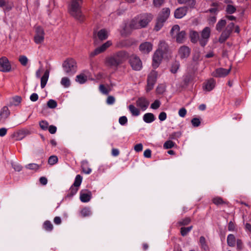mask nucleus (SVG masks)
<instances>
[{"mask_svg": "<svg viewBox=\"0 0 251 251\" xmlns=\"http://www.w3.org/2000/svg\"><path fill=\"white\" fill-rule=\"evenodd\" d=\"M129 27L131 29H136L141 28V25L137 17L133 19L130 22Z\"/></svg>", "mask_w": 251, "mask_h": 251, "instance_id": "4be33fe9", "label": "nucleus"}, {"mask_svg": "<svg viewBox=\"0 0 251 251\" xmlns=\"http://www.w3.org/2000/svg\"><path fill=\"white\" fill-rule=\"evenodd\" d=\"M39 126L42 129L46 130L48 128L49 123L47 121L43 120L40 122Z\"/></svg>", "mask_w": 251, "mask_h": 251, "instance_id": "de8ad7c7", "label": "nucleus"}, {"mask_svg": "<svg viewBox=\"0 0 251 251\" xmlns=\"http://www.w3.org/2000/svg\"><path fill=\"white\" fill-rule=\"evenodd\" d=\"M186 109L184 107L180 108L178 111L179 116L181 117H184L186 114Z\"/></svg>", "mask_w": 251, "mask_h": 251, "instance_id": "bf43d9fd", "label": "nucleus"}, {"mask_svg": "<svg viewBox=\"0 0 251 251\" xmlns=\"http://www.w3.org/2000/svg\"><path fill=\"white\" fill-rule=\"evenodd\" d=\"M45 32L41 26H37L35 28V35L34 37V42L36 44L42 43L44 40Z\"/></svg>", "mask_w": 251, "mask_h": 251, "instance_id": "1a4fd4ad", "label": "nucleus"}, {"mask_svg": "<svg viewBox=\"0 0 251 251\" xmlns=\"http://www.w3.org/2000/svg\"><path fill=\"white\" fill-rule=\"evenodd\" d=\"M163 55H164L160 52L159 50L155 51L152 57V65L153 68L156 69L159 66L162 61Z\"/></svg>", "mask_w": 251, "mask_h": 251, "instance_id": "9b49d317", "label": "nucleus"}, {"mask_svg": "<svg viewBox=\"0 0 251 251\" xmlns=\"http://www.w3.org/2000/svg\"><path fill=\"white\" fill-rule=\"evenodd\" d=\"M38 95L36 93H33L30 96V100L32 101H36L38 99Z\"/></svg>", "mask_w": 251, "mask_h": 251, "instance_id": "774afa93", "label": "nucleus"}, {"mask_svg": "<svg viewBox=\"0 0 251 251\" xmlns=\"http://www.w3.org/2000/svg\"><path fill=\"white\" fill-rule=\"evenodd\" d=\"M231 65L230 66V67L228 69H226L223 68H220L217 69L215 72L213 73V75L215 77H225L227 75L231 70Z\"/></svg>", "mask_w": 251, "mask_h": 251, "instance_id": "ddd939ff", "label": "nucleus"}, {"mask_svg": "<svg viewBox=\"0 0 251 251\" xmlns=\"http://www.w3.org/2000/svg\"><path fill=\"white\" fill-rule=\"evenodd\" d=\"M191 222V219L190 218L186 217L182 220L179 221L178 224L179 226H187Z\"/></svg>", "mask_w": 251, "mask_h": 251, "instance_id": "09e8293b", "label": "nucleus"}, {"mask_svg": "<svg viewBox=\"0 0 251 251\" xmlns=\"http://www.w3.org/2000/svg\"><path fill=\"white\" fill-rule=\"evenodd\" d=\"M136 105L143 110H146L149 105V101L145 97H140L136 100Z\"/></svg>", "mask_w": 251, "mask_h": 251, "instance_id": "a211bd4d", "label": "nucleus"}, {"mask_svg": "<svg viewBox=\"0 0 251 251\" xmlns=\"http://www.w3.org/2000/svg\"><path fill=\"white\" fill-rule=\"evenodd\" d=\"M187 11L188 6L179 7L177 8L175 11V17L177 19H180L186 14Z\"/></svg>", "mask_w": 251, "mask_h": 251, "instance_id": "dca6fc26", "label": "nucleus"}, {"mask_svg": "<svg viewBox=\"0 0 251 251\" xmlns=\"http://www.w3.org/2000/svg\"><path fill=\"white\" fill-rule=\"evenodd\" d=\"M226 21L225 20L222 19L220 20L216 25V30L218 31H221L222 28L226 25Z\"/></svg>", "mask_w": 251, "mask_h": 251, "instance_id": "f704fd0d", "label": "nucleus"}, {"mask_svg": "<svg viewBox=\"0 0 251 251\" xmlns=\"http://www.w3.org/2000/svg\"><path fill=\"white\" fill-rule=\"evenodd\" d=\"M157 77V73L155 71H152L148 76L147 85L146 91L147 92L152 90L156 83Z\"/></svg>", "mask_w": 251, "mask_h": 251, "instance_id": "0eeeda50", "label": "nucleus"}, {"mask_svg": "<svg viewBox=\"0 0 251 251\" xmlns=\"http://www.w3.org/2000/svg\"><path fill=\"white\" fill-rule=\"evenodd\" d=\"M75 81L80 84H83L87 81V76L83 74L77 75L76 77Z\"/></svg>", "mask_w": 251, "mask_h": 251, "instance_id": "2f4dec72", "label": "nucleus"}, {"mask_svg": "<svg viewBox=\"0 0 251 251\" xmlns=\"http://www.w3.org/2000/svg\"><path fill=\"white\" fill-rule=\"evenodd\" d=\"M11 164H12V166L13 168L16 171L20 172V171H21L22 170V167L19 164H15V163H12Z\"/></svg>", "mask_w": 251, "mask_h": 251, "instance_id": "4d7b16f0", "label": "nucleus"}, {"mask_svg": "<svg viewBox=\"0 0 251 251\" xmlns=\"http://www.w3.org/2000/svg\"><path fill=\"white\" fill-rule=\"evenodd\" d=\"M210 29L208 27H205L201 33V38L208 39L210 37Z\"/></svg>", "mask_w": 251, "mask_h": 251, "instance_id": "c756f323", "label": "nucleus"}, {"mask_svg": "<svg viewBox=\"0 0 251 251\" xmlns=\"http://www.w3.org/2000/svg\"><path fill=\"white\" fill-rule=\"evenodd\" d=\"M112 45V43L110 41H108L105 43L103 44L101 46L96 48L94 51H92L90 53V56L93 57L100 53H101L105 51L108 47Z\"/></svg>", "mask_w": 251, "mask_h": 251, "instance_id": "f8f14e48", "label": "nucleus"}, {"mask_svg": "<svg viewBox=\"0 0 251 251\" xmlns=\"http://www.w3.org/2000/svg\"><path fill=\"white\" fill-rule=\"evenodd\" d=\"M29 134V131L28 130L22 129V130H20L16 133H14L12 136L13 137H14V136L16 137L17 140H21L23 138H24L26 135Z\"/></svg>", "mask_w": 251, "mask_h": 251, "instance_id": "aec40b11", "label": "nucleus"}, {"mask_svg": "<svg viewBox=\"0 0 251 251\" xmlns=\"http://www.w3.org/2000/svg\"><path fill=\"white\" fill-rule=\"evenodd\" d=\"M128 62L134 71H140L142 68V62L140 58L135 54L128 55Z\"/></svg>", "mask_w": 251, "mask_h": 251, "instance_id": "423d86ee", "label": "nucleus"}, {"mask_svg": "<svg viewBox=\"0 0 251 251\" xmlns=\"http://www.w3.org/2000/svg\"><path fill=\"white\" fill-rule=\"evenodd\" d=\"M26 167L31 170H37L39 168V166L36 164L31 163L27 165Z\"/></svg>", "mask_w": 251, "mask_h": 251, "instance_id": "680f3d73", "label": "nucleus"}, {"mask_svg": "<svg viewBox=\"0 0 251 251\" xmlns=\"http://www.w3.org/2000/svg\"><path fill=\"white\" fill-rule=\"evenodd\" d=\"M236 11V7L231 4H227L226 7V11L228 14H232Z\"/></svg>", "mask_w": 251, "mask_h": 251, "instance_id": "e433bc0d", "label": "nucleus"}, {"mask_svg": "<svg viewBox=\"0 0 251 251\" xmlns=\"http://www.w3.org/2000/svg\"><path fill=\"white\" fill-rule=\"evenodd\" d=\"M215 80L213 78H210L203 85V88L207 91H211L215 86Z\"/></svg>", "mask_w": 251, "mask_h": 251, "instance_id": "412c9836", "label": "nucleus"}, {"mask_svg": "<svg viewBox=\"0 0 251 251\" xmlns=\"http://www.w3.org/2000/svg\"><path fill=\"white\" fill-rule=\"evenodd\" d=\"M22 101V98L20 96H16L12 98V101L10 102V105H17Z\"/></svg>", "mask_w": 251, "mask_h": 251, "instance_id": "ea45409f", "label": "nucleus"}, {"mask_svg": "<svg viewBox=\"0 0 251 251\" xmlns=\"http://www.w3.org/2000/svg\"><path fill=\"white\" fill-rule=\"evenodd\" d=\"M78 190V188L76 187H75L73 185H72L71 188H70L69 193L67 195V197H72L74 195H75Z\"/></svg>", "mask_w": 251, "mask_h": 251, "instance_id": "58836bf2", "label": "nucleus"}, {"mask_svg": "<svg viewBox=\"0 0 251 251\" xmlns=\"http://www.w3.org/2000/svg\"><path fill=\"white\" fill-rule=\"evenodd\" d=\"M81 214L83 217L89 216L91 214V211L89 208L85 207L81 210Z\"/></svg>", "mask_w": 251, "mask_h": 251, "instance_id": "3c124183", "label": "nucleus"}, {"mask_svg": "<svg viewBox=\"0 0 251 251\" xmlns=\"http://www.w3.org/2000/svg\"><path fill=\"white\" fill-rule=\"evenodd\" d=\"M129 110L133 116H137L140 114V110L136 108L133 105L130 104L128 106Z\"/></svg>", "mask_w": 251, "mask_h": 251, "instance_id": "7c9ffc66", "label": "nucleus"}, {"mask_svg": "<svg viewBox=\"0 0 251 251\" xmlns=\"http://www.w3.org/2000/svg\"><path fill=\"white\" fill-rule=\"evenodd\" d=\"M236 239L235 236L232 234H230L227 238V244L230 247H234L235 245Z\"/></svg>", "mask_w": 251, "mask_h": 251, "instance_id": "bb28decb", "label": "nucleus"}, {"mask_svg": "<svg viewBox=\"0 0 251 251\" xmlns=\"http://www.w3.org/2000/svg\"><path fill=\"white\" fill-rule=\"evenodd\" d=\"M119 122L121 125H125L127 122V119L126 116H123L119 118Z\"/></svg>", "mask_w": 251, "mask_h": 251, "instance_id": "13d9d810", "label": "nucleus"}, {"mask_svg": "<svg viewBox=\"0 0 251 251\" xmlns=\"http://www.w3.org/2000/svg\"><path fill=\"white\" fill-rule=\"evenodd\" d=\"M213 202L216 205L223 204L225 202L220 197H216L212 200Z\"/></svg>", "mask_w": 251, "mask_h": 251, "instance_id": "8fccbe9b", "label": "nucleus"}, {"mask_svg": "<svg viewBox=\"0 0 251 251\" xmlns=\"http://www.w3.org/2000/svg\"><path fill=\"white\" fill-rule=\"evenodd\" d=\"M115 101V98L113 96H109L107 97L106 102L108 104H112Z\"/></svg>", "mask_w": 251, "mask_h": 251, "instance_id": "e2e57ef3", "label": "nucleus"}, {"mask_svg": "<svg viewBox=\"0 0 251 251\" xmlns=\"http://www.w3.org/2000/svg\"><path fill=\"white\" fill-rule=\"evenodd\" d=\"M83 2V0H71L69 7V11L71 15L80 21L83 20L81 10Z\"/></svg>", "mask_w": 251, "mask_h": 251, "instance_id": "f03ea898", "label": "nucleus"}, {"mask_svg": "<svg viewBox=\"0 0 251 251\" xmlns=\"http://www.w3.org/2000/svg\"><path fill=\"white\" fill-rule=\"evenodd\" d=\"M100 91L103 94L108 95L109 91L108 90L104 85L100 84L99 86Z\"/></svg>", "mask_w": 251, "mask_h": 251, "instance_id": "6e6d98bb", "label": "nucleus"}, {"mask_svg": "<svg viewBox=\"0 0 251 251\" xmlns=\"http://www.w3.org/2000/svg\"><path fill=\"white\" fill-rule=\"evenodd\" d=\"M91 192L88 190H82L80 193V200L83 202L90 201L91 198Z\"/></svg>", "mask_w": 251, "mask_h": 251, "instance_id": "4468645a", "label": "nucleus"}, {"mask_svg": "<svg viewBox=\"0 0 251 251\" xmlns=\"http://www.w3.org/2000/svg\"><path fill=\"white\" fill-rule=\"evenodd\" d=\"M19 61L20 62L22 65L25 66L27 64L28 59L25 55H21L19 57Z\"/></svg>", "mask_w": 251, "mask_h": 251, "instance_id": "49530a36", "label": "nucleus"}, {"mask_svg": "<svg viewBox=\"0 0 251 251\" xmlns=\"http://www.w3.org/2000/svg\"><path fill=\"white\" fill-rule=\"evenodd\" d=\"M156 50H159L160 52H161L164 55L170 53L169 47L165 41L163 40L160 41L158 48Z\"/></svg>", "mask_w": 251, "mask_h": 251, "instance_id": "2eb2a0df", "label": "nucleus"}, {"mask_svg": "<svg viewBox=\"0 0 251 251\" xmlns=\"http://www.w3.org/2000/svg\"><path fill=\"white\" fill-rule=\"evenodd\" d=\"M141 28L147 26L148 24L152 20L153 15L150 13H144L137 16Z\"/></svg>", "mask_w": 251, "mask_h": 251, "instance_id": "6e6552de", "label": "nucleus"}, {"mask_svg": "<svg viewBox=\"0 0 251 251\" xmlns=\"http://www.w3.org/2000/svg\"><path fill=\"white\" fill-rule=\"evenodd\" d=\"M57 105V102L55 100L50 99L47 102V106L51 109L55 108Z\"/></svg>", "mask_w": 251, "mask_h": 251, "instance_id": "37998d69", "label": "nucleus"}, {"mask_svg": "<svg viewBox=\"0 0 251 251\" xmlns=\"http://www.w3.org/2000/svg\"><path fill=\"white\" fill-rule=\"evenodd\" d=\"M82 179V176L80 175H77L75 177V182L73 185L78 188L81 183Z\"/></svg>", "mask_w": 251, "mask_h": 251, "instance_id": "4c0bfd02", "label": "nucleus"}, {"mask_svg": "<svg viewBox=\"0 0 251 251\" xmlns=\"http://www.w3.org/2000/svg\"><path fill=\"white\" fill-rule=\"evenodd\" d=\"M134 150L136 151V152H139V151H142L143 150V145L141 144V143H139V144H136L135 146H134Z\"/></svg>", "mask_w": 251, "mask_h": 251, "instance_id": "338daca9", "label": "nucleus"}, {"mask_svg": "<svg viewBox=\"0 0 251 251\" xmlns=\"http://www.w3.org/2000/svg\"><path fill=\"white\" fill-rule=\"evenodd\" d=\"M170 14V10L169 8H163L162 11L159 13L156 23L154 27V29L158 31L163 26V24L168 18Z\"/></svg>", "mask_w": 251, "mask_h": 251, "instance_id": "20e7f679", "label": "nucleus"}, {"mask_svg": "<svg viewBox=\"0 0 251 251\" xmlns=\"http://www.w3.org/2000/svg\"><path fill=\"white\" fill-rule=\"evenodd\" d=\"M49 77V71L46 70L41 78V87L42 88H44L48 80Z\"/></svg>", "mask_w": 251, "mask_h": 251, "instance_id": "b1692460", "label": "nucleus"}, {"mask_svg": "<svg viewBox=\"0 0 251 251\" xmlns=\"http://www.w3.org/2000/svg\"><path fill=\"white\" fill-rule=\"evenodd\" d=\"M160 101L156 100L151 104V108L153 109H157L160 107Z\"/></svg>", "mask_w": 251, "mask_h": 251, "instance_id": "5fc2aeb1", "label": "nucleus"}, {"mask_svg": "<svg viewBox=\"0 0 251 251\" xmlns=\"http://www.w3.org/2000/svg\"><path fill=\"white\" fill-rule=\"evenodd\" d=\"M143 120L146 123H151L155 120L154 115L151 113H147L144 114Z\"/></svg>", "mask_w": 251, "mask_h": 251, "instance_id": "393cba45", "label": "nucleus"}, {"mask_svg": "<svg viewBox=\"0 0 251 251\" xmlns=\"http://www.w3.org/2000/svg\"><path fill=\"white\" fill-rule=\"evenodd\" d=\"M179 67V63L178 61H175L172 64L170 71L173 74L177 72Z\"/></svg>", "mask_w": 251, "mask_h": 251, "instance_id": "72a5a7b5", "label": "nucleus"}, {"mask_svg": "<svg viewBox=\"0 0 251 251\" xmlns=\"http://www.w3.org/2000/svg\"><path fill=\"white\" fill-rule=\"evenodd\" d=\"M234 26V23H230L227 25V26L226 27V28H225V30H226V31H227L231 33Z\"/></svg>", "mask_w": 251, "mask_h": 251, "instance_id": "052dcab7", "label": "nucleus"}, {"mask_svg": "<svg viewBox=\"0 0 251 251\" xmlns=\"http://www.w3.org/2000/svg\"><path fill=\"white\" fill-rule=\"evenodd\" d=\"M43 226L47 231H50L53 229V225L50 221H46L43 224Z\"/></svg>", "mask_w": 251, "mask_h": 251, "instance_id": "a19ab883", "label": "nucleus"}, {"mask_svg": "<svg viewBox=\"0 0 251 251\" xmlns=\"http://www.w3.org/2000/svg\"><path fill=\"white\" fill-rule=\"evenodd\" d=\"M128 57V53L125 50H120L105 59L106 65L115 70L122 64Z\"/></svg>", "mask_w": 251, "mask_h": 251, "instance_id": "f257e3e1", "label": "nucleus"}, {"mask_svg": "<svg viewBox=\"0 0 251 251\" xmlns=\"http://www.w3.org/2000/svg\"><path fill=\"white\" fill-rule=\"evenodd\" d=\"M98 37L100 40L103 41L105 40L108 37L107 33L105 29H100L98 32Z\"/></svg>", "mask_w": 251, "mask_h": 251, "instance_id": "cd10ccee", "label": "nucleus"}, {"mask_svg": "<svg viewBox=\"0 0 251 251\" xmlns=\"http://www.w3.org/2000/svg\"><path fill=\"white\" fill-rule=\"evenodd\" d=\"M62 66L64 72L68 75H73L76 72V62L72 58H68L64 60Z\"/></svg>", "mask_w": 251, "mask_h": 251, "instance_id": "7ed1b4c3", "label": "nucleus"}, {"mask_svg": "<svg viewBox=\"0 0 251 251\" xmlns=\"http://www.w3.org/2000/svg\"><path fill=\"white\" fill-rule=\"evenodd\" d=\"M199 36V34L197 31H191L190 33V38L191 41L193 43L197 42Z\"/></svg>", "mask_w": 251, "mask_h": 251, "instance_id": "c85d7f7f", "label": "nucleus"}, {"mask_svg": "<svg viewBox=\"0 0 251 251\" xmlns=\"http://www.w3.org/2000/svg\"><path fill=\"white\" fill-rule=\"evenodd\" d=\"M193 226H191L188 227H182L180 228V233L182 236H186L189 232L192 229Z\"/></svg>", "mask_w": 251, "mask_h": 251, "instance_id": "c9c22d12", "label": "nucleus"}, {"mask_svg": "<svg viewBox=\"0 0 251 251\" xmlns=\"http://www.w3.org/2000/svg\"><path fill=\"white\" fill-rule=\"evenodd\" d=\"M175 144L171 140L167 141L164 144L163 147L166 149H169L174 147Z\"/></svg>", "mask_w": 251, "mask_h": 251, "instance_id": "c03bdc74", "label": "nucleus"}, {"mask_svg": "<svg viewBox=\"0 0 251 251\" xmlns=\"http://www.w3.org/2000/svg\"><path fill=\"white\" fill-rule=\"evenodd\" d=\"M60 83L65 88H68L71 85L70 79L67 77H63L61 80Z\"/></svg>", "mask_w": 251, "mask_h": 251, "instance_id": "473e14b6", "label": "nucleus"}, {"mask_svg": "<svg viewBox=\"0 0 251 251\" xmlns=\"http://www.w3.org/2000/svg\"><path fill=\"white\" fill-rule=\"evenodd\" d=\"M167 114L165 112H161L158 116L160 121H163L166 119Z\"/></svg>", "mask_w": 251, "mask_h": 251, "instance_id": "69168bd1", "label": "nucleus"}, {"mask_svg": "<svg viewBox=\"0 0 251 251\" xmlns=\"http://www.w3.org/2000/svg\"><path fill=\"white\" fill-rule=\"evenodd\" d=\"M192 125L194 127H198L201 125V121L198 118H194L191 121Z\"/></svg>", "mask_w": 251, "mask_h": 251, "instance_id": "603ef678", "label": "nucleus"}, {"mask_svg": "<svg viewBox=\"0 0 251 251\" xmlns=\"http://www.w3.org/2000/svg\"><path fill=\"white\" fill-rule=\"evenodd\" d=\"M152 49V45L149 42H145L139 46L140 50L144 53H149Z\"/></svg>", "mask_w": 251, "mask_h": 251, "instance_id": "f3484780", "label": "nucleus"}, {"mask_svg": "<svg viewBox=\"0 0 251 251\" xmlns=\"http://www.w3.org/2000/svg\"><path fill=\"white\" fill-rule=\"evenodd\" d=\"M58 161V158L55 155L50 156L48 160V163L51 165L56 164Z\"/></svg>", "mask_w": 251, "mask_h": 251, "instance_id": "79ce46f5", "label": "nucleus"}, {"mask_svg": "<svg viewBox=\"0 0 251 251\" xmlns=\"http://www.w3.org/2000/svg\"><path fill=\"white\" fill-rule=\"evenodd\" d=\"M153 4L155 7H159L164 2V0H153Z\"/></svg>", "mask_w": 251, "mask_h": 251, "instance_id": "0e129e2a", "label": "nucleus"}, {"mask_svg": "<svg viewBox=\"0 0 251 251\" xmlns=\"http://www.w3.org/2000/svg\"><path fill=\"white\" fill-rule=\"evenodd\" d=\"M11 68L10 62L6 57L3 56L0 58V71L8 72Z\"/></svg>", "mask_w": 251, "mask_h": 251, "instance_id": "9d476101", "label": "nucleus"}, {"mask_svg": "<svg viewBox=\"0 0 251 251\" xmlns=\"http://www.w3.org/2000/svg\"><path fill=\"white\" fill-rule=\"evenodd\" d=\"M178 52L181 58H185L189 56L190 49L188 47L183 46L180 48Z\"/></svg>", "mask_w": 251, "mask_h": 251, "instance_id": "6ab92c4d", "label": "nucleus"}, {"mask_svg": "<svg viewBox=\"0 0 251 251\" xmlns=\"http://www.w3.org/2000/svg\"><path fill=\"white\" fill-rule=\"evenodd\" d=\"M231 33L229 32L226 31V30H224L222 34H221L219 39V42L220 43H224L229 37Z\"/></svg>", "mask_w": 251, "mask_h": 251, "instance_id": "a878e982", "label": "nucleus"}, {"mask_svg": "<svg viewBox=\"0 0 251 251\" xmlns=\"http://www.w3.org/2000/svg\"><path fill=\"white\" fill-rule=\"evenodd\" d=\"M185 4H187L186 6H188V8H190L193 9L195 8L196 1V0H188Z\"/></svg>", "mask_w": 251, "mask_h": 251, "instance_id": "864d4df0", "label": "nucleus"}, {"mask_svg": "<svg viewBox=\"0 0 251 251\" xmlns=\"http://www.w3.org/2000/svg\"><path fill=\"white\" fill-rule=\"evenodd\" d=\"M180 27L177 25H174L170 31V34L172 36H174L175 33H176V41L178 43H183L186 39V32L184 30L179 31Z\"/></svg>", "mask_w": 251, "mask_h": 251, "instance_id": "39448f33", "label": "nucleus"}, {"mask_svg": "<svg viewBox=\"0 0 251 251\" xmlns=\"http://www.w3.org/2000/svg\"><path fill=\"white\" fill-rule=\"evenodd\" d=\"M191 80V76L189 75H185L183 80V87L187 86Z\"/></svg>", "mask_w": 251, "mask_h": 251, "instance_id": "a18cd8bd", "label": "nucleus"}, {"mask_svg": "<svg viewBox=\"0 0 251 251\" xmlns=\"http://www.w3.org/2000/svg\"><path fill=\"white\" fill-rule=\"evenodd\" d=\"M10 115V111L7 106H4L1 109L0 113V120L3 119L5 120Z\"/></svg>", "mask_w": 251, "mask_h": 251, "instance_id": "5701e85b", "label": "nucleus"}]
</instances>
